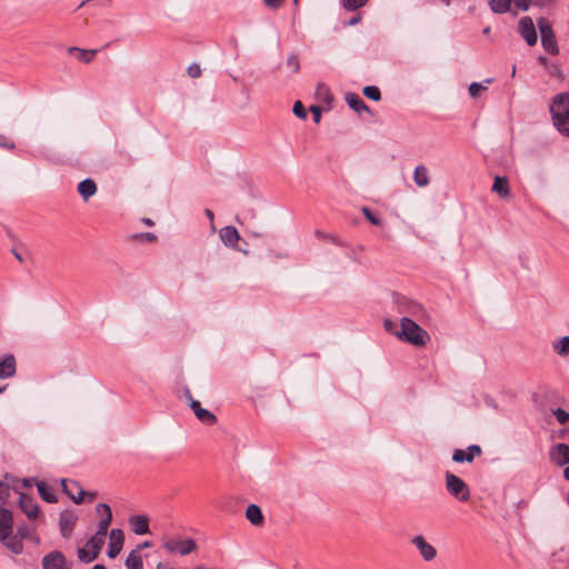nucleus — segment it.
I'll use <instances>...</instances> for the list:
<instances>
[{"instance_id": "obj_58", "label": "nucleus", "mask_w": 569, "mask_h": 569, "mask_svg": "<svg viewBox=\"0 0 569 569\" xmlns=\"http://www.w3.org/2000/svg\"><path fill=\"white\" fill-rule=\"evenodd\" d=\"M142 221H143L147 226H153V221H152L151 219H149V218H144Z\"/></svg>"}, {"instance_id": "obj_39", "label": "nucleus", "mask_w": 569, "mask_h": 569, "mask_svg": "<svg viewBox=\"0 0 569 569\" xmlns=\"http://www.w3.org/2000/svg\"><path fill=\"white\" fill-rule=\"evenodd\" d=\"M287 67L291 69L293 73H297L300 69V62L297 54L292 53L287 59Z\"/></svg>"}, {"instance_id": "obj_7", "label": "nucleus", "mask_w": 569, "mask_h": 569, "mask_svg": "<svg viewBox=\"0 0 569 569\" xmlns=\"http://www.w3.org/2000/svg\"><path fill=\"white\" fill-rule=\"evenodd\" d=\"M61 486H62L63 492L76 503H81L83 501L84 496H87V492L84 490H82L79 482H77L74 480L62 479ZM88 496L91 499L94 498L93 493H88Z\"/></svg>"}, {"instance_id": "obj_48", "label": "nucleus", "mask_w": 569, "mask_h": 569, "mask_svg": "<svg viewBox=\"0 0 569 569\" xmlns=\"http://www.w3.org/2000/svg\"><path fill=\"white\" fill-rule=\"evenodd\" d=\"M134 238L140 239L142 241H153L156 240V234L152 232H142L140 234H137Z\"/></svg>"}, {"instance_id": "obj_36", "label": "nucleus", "mask_w": 569, "mask_h": 569, "mask_svg": "<svg viewBox=\"0 0 569 569\" xmlns=\"http://www.w3.org/2000/svg\"><path fill=\"white\" fill-rule=\"evenodd\" d=\"M368 0H342V7L348 11H355L362 8Z\"/></svg>"}, {"instance_id": "obj_2", "label": "nucleus", "mask_w": 569, "mask_h": 569, "mask_svg": "<svg viewBox=\"0 0 569 569\" xmlns=\"http://www.w3.org/2000/svg\"><path fill=\"white\" fill-rule=\"evenodd\" d=\"M550 112L553 126L562 136L569 138V92L559 93L552 99Z\"/></svg>"}, {"instance_id": "obj_33", "label": "nucleus", "mask_w": 569, "mask_h": 569, "mask_svg": "<svg viewBox=\"0 0 569 569\" xmlns=\"http://www.w3.org/2000/svg\"><path fill=\"white\" fill-rule=\"evenodd\" d=\"M78 558L80 561L89 563L96 560L98 557L97 552L91 551L90 548H87L86 545L83 548L78 549Z\"/></svg>"}, {"instance_id": "obj_44", "label": "nucleus", "mask_w": 569, "mask_h": 569, "mask_svg": "<svg viewBox=\"0 0 569 569\" xmlns=\"http://www.w3.org/2000/svg\"><path fill=\"white\" fill-rule=\"evenodd\" d=\"M14 142L9 138L0 134V148L12 150L14 149Z\"/></svg>"}, {"instance_id": "obj_63", "label": "nucleus", "mask_w": 569, "mask_h": 569, "mask_svg": "<svg viewBox=\"0 0 569 569\" xmlns=\"http://www.w3.org/2000/svg\"><path fill=\"white\" fill-rule=\"evenodd\" d=\"M13 254L19 261H22L21 256L17 251H13Z\"/></svg>"}, {"instance_id": "obj_6", "label": "nucleus", "mask_w": 569, "mask_h": 569, "mask_svg": "<svg viewBox=\"0 0 569 569\" xmlns=\"http://www.w3.org/2000/svg\"><path fill=\"white\" fill-rule=\"evenodd\" d=\"M518 32L520 33V36L527 42L528 46L532 47L537 43L538 36L533 21L530 17L525 16L520 18L518 22Z\"/></svg>"}, {"instance_id": "obj_8", "label": "nucleus", "mask_w": 569, "mask_h": 569, "mask_svg": "<svg viewBox=\"0 0 569 569\" xmlns=\"http://www.w3.org/2000/svg\"><path fill=\"white\" fill-rule=\"evenodd\" d=\"M72 563L60 551H52L42 558L43 569H71Z\"/></svg>"}, {"instance_id": "obj_5", "label": "nucleus", "mask_w": 569, "mask_h": 569, "mask_svg": "<svg viewBox=\"0 0 569 569\" xmlns=\"http://www.w3.org/2000/svg\"><path fill=\"white\" fill-rule=\"evenodd\" d=\"M538 28L541 36V44L543 49L550 54H557L559 49L556 40L555 32L549 20L545 17L538 19Z\"/></svg>"}, {"instance_id": "obj_16", "label": "nucleus", "mask_w": 569, "mask_h": 569, "mask_svg": "<svg viewBox=\"0 0 569 569\" xmlns=\"http://www.w3.org/2000/svg\"><path fill=\"white\" fill-rule=\"evenodd\" d=\"M128 523L133 533L142 536L150 532L149 529V519L146 515H134L130 516L128 519Z\"/></svg>"}, {"instance_id": "obj_26", "label": "nucleus", "mask_w": 569, "mask_h": 569, "mask_svg": "<svg viewBox=\"0 0 569 569\" xmlns=\"http://www.w3.org/2000/svg\"><path fill=\"white\" fill-rule=\"evenodd\" d=\"M413 181L420 188H425L430 183L429 171L426 166L419 164L416 167Z\"/></svg>"}, {"instance_id": "obj_13", "label": "nucleus", "mask_w": 569, "mask_h": 569, "mask_svg": "<svg viewBox=\"0 0 569 569\" xmlns=\"http://www.w3.org/2000/svg\"><path fill=\"white\" fill-rule=\"evenodd\" d=\"M97 512L98 513L103 512V517L99 521L98 530L96 532V536H98V537H100L102 539H106V536H107V532H108V528H109V526L111 523V520H112L111 508L107 503H99L97 506Z\"/></svg>"}, {"instance_id": "obj_43", "label": "nucleus", "mask_w": 569, "mask_h": 569, "mask_svg": "<svg viewBox=\"0 0 569 569\" xmlns=\"http://www.w3.org/2000/svg\"><path fill=\"white\" fill-rule=\"evenodd\" d=\"M516 8L521 11H527L530 6L533 3V0H512Z\"/></svg>"}, {"instance_id": "obj_12", "label": "nucleus", "mask_w": 569, "mask_h": 569, "mask_svg": "<svg viewBox=\"0 0 569 569\" xmlns=\"http://www.w3.org/2000/svg\"><path fill=\"white\" fill-rule=\"evenodd\" d=\"M412 545L419 550L420 556L425 561H431L437 556L436 548L430 545L423 536H415L411 540Z\"/></svg>"}, {"instance_id": "obj_32", "label": "nucleus", "mask_w": 569, "mask_h": 569, "mask_svg": "<svg viewBox=\"0 0 569 569\" xmlns=\"http://www.w3.org/2000/svg\"><path fill=\"white\" fill-rule=\"evenodd\" d=\"M512 0H489L488 4L495 13H506L510 10Z\"/></svg>"}, {"instance_id": "obj_29", "label": "nucleus", "mask_w": 569, "mask_h": 569, "mask_svg": "<svg viewBox=\"0 0 569 569\" xmlns=\"http://www.w3.org/2000/svg\"><path fill=\"white\" fill-rule=\"evenodd\" d=\"M11 552L19 555L22 552L23 543L18 536H8L7 539L0 540Z\"/></svg>"}, {"instance_id": "obj_46", "label": "nucleus", "mask_w": 569, "mask_h": 569, "mask_svg": "<svg viewBox=\"0 0 569 569\" xmlns=\"http://www.w3.org/2000/svg\"><path fill=\"white\" fill-rule=\"evenodd\" d=\"M284 0H263L266 7L270 9H278L283 4Z\"/></svg>"}, {"instance_id": "obj_20", "label": "nucleus", "mask_w": 569, "mask_h": 569, "mask_svg": "<svg viewBox=\"0 0 569 569\" xmlns=\"http://www.w3.org/2000/svg\"><path fill=\"white\" fill-rule=\"evenodd\" d=\"M16 375V359L13 355H7L0 360V379L11 378Z\"/></svg>"}, {"instance_id": "obj_23", "label": "nucleus", "mask_w": 569, "mask_h": 569, "mask_svg": "<svg viewBox=\"0 0 569 569\" xmlns=\"http://www.w3.org/2000/svg\"><path fill=\"white\" fill-rule=\"evenodd\" d=\"M346 101L348 106L355 110L356 112L360 113L362 111H366L370 113V108L365 103V101L353 92H349L346 94Z\"/></svg>"}, {"instance_id": "obj_3", "label": "nucleus", "mask_w": 569, "mask_h": 569, "mask_svg": "<svg viewBox=\"0 0 569 569\" xmlns=\"http://www.w3.org/2000/svg\"><path fill=\"white\" fill-rule=\"evenodd\" d=\"M161 541L168 555L188 556L197 549L194 539L182 538L179 535L164 533Z\"/></svg>"}, {"instance_id": "obj_14", "label": "nucleus", "mask_w": 569, "mask_h": 569, "mask_svg": "<svg viewBox=\"0 0 569 569\" xmlns=\"http://www.w3.org/2000/svg\"><path fill=\"white\" fill-rule=\"evenodd\" d=\"M124 535L121 529L114 528L110 531L108 557L116 558L123 547Z\"/></svg>"}, {"instance_id": "obj_28", "label": "nucleus", "mask_w": 569, "mask_h": 569, "mask_svg": "<svg viewBox=\"0 0 569 569\" xmlns=\"http://www.w3.org/2000/svg\"><path fill=\"white\" fill-rule=\"evenodd\" d=\"M127 569H143L142 557L138 549H133L129 552L126 559Z\"/></svg>"}, {"instance_id": "obj_38", "label": "nucleus", "mask_w": 569, "mask_h": 569, "mask_svg": "<svg viewBox=\"0 0 569 569\" xmlns=\"http://www.w3.org/2000/svg\"><path fill=\"white\" fill-rule=\"evenodd\" d=\"M553 415L560 425H566L567 422H569V412L566 411L565 409L557 408L556 410H553Z\"/></svg>"}, {"instance_id": "obj_30", "label": "nucleus", "mask_w": 569, "mask_h": 569, "mask_svg": "<svg viewBox=\"0 0 569 569\" xmlns=\"http://www.w3.org/2000/svg\"><path fill=\"white\" fill-rule=\"evenodd\" d=\"M37 488H38V492H39V496L41 497V499H43L44 501L50 502V503L57 501V497H56L53 490L44 481H38Z\"/></svg>"}, {"instance_id": "obj_24", "label": "nucleus", "mask_w": 569, "mask_h": 569, "mask_svg": "<svg viewBox=\"0 0 569 569\" xmlns=\"http://www.w3.org/2000/svg\"><path fill=\"white\" fill-rule=\"evenodd\" d=\"M492 191L498 193L500 198H509L510 189L508 179L506 177L497 176L492 184Z\"/></svg>"}, {"instance_id": "obj_59", "label": "nucleus", "mask_w": 569, "mask_h": 569, "mask_svg": "<svg viewBox=\"0 0 569 569\" xmlns=\"http://www.w3.org/2000/svg\"><path fill=\"white\" fill-rule=\"evenodd\" d=\"M22 482H23V486H24V487H30V486H31V480H30V479H27V478H26V479H23V481H22Z\"/></svg>"}, {"instance_id": "obj_55", "label": "nucleus", "mask_w": 569, "mask_h": 569, "mask_svg": "<svg viewBox=\"0 0 569 569\" xmlns=\"http://www.w3.org/2000/svg\"><path fill=\"white\" fill-rule=\"evenodd\" d=\"M204 213H206L207 218H208V219L211 221V223L213 224V218H214L213 212H212L210 209H206V210H204ZM213 228H214V227L212 226V229H213Z\"/></svg>"}, {"instance_id": "obj_41", "label": "nucleus", "mask_w": 569, "mask_h": 569, "mask_svg": "<svg viewBox=\"0 0 569 569\" xmlns=\"http://www.w3.org/2000/svg\"><path fill=\"white\" fill-rule=\"evenodd\" d=\"M362 212L372 224L380 226L382 223L381 219L378 216L373 214L369 208L363 207Z\"/></svg>"}, {"instance_id": "obj_56", "label": "nucleus", "mask_w": 569, "mask_h": 569, "mask_svg": "<svg viewBox=\"0 0 569 569\" xmlns=\"http://www.w3.org/2000/svg\"><path fill=\"white\" fill-rule=\"evenodd\" d=\"M563 477H565V479H566V480H568V481H569V466L565 468V470H563Z\"/></svg>"}, {"instance_id": "obj_35", "label": "nucleus", "mask_w": 569, "mask_h": 569, "mask_svg": "<svg viewBox=\"0 0 569 569\" xmlns=\"http://www.w3.org/2000/svg\"><path fill=\"white\" fill-rule=\"evenodd\" d=\"M363 94L373 101H380L381 100V92L380 89L376 86H367L363 88Z\"/></svg>"}, {"instance_id": "obj_10", "label": "nucleus", "mask_w": 569, "mask_h": 569, "mask_svg": "<svg viewBox=\"0 0 569 569\" xmlns=\"http://www.w3.org/2000/svg\"><path fill=\"white\" fill-rule=\"evenodd\" d=\"M19 507L29 519H36L39 517L40 508L33 497L27 493H20Z\"/></svg>"}, {"instance_id": "obj_31", "label": "nucleus", "mask_w": 569, "mask_h": 569, "mask_svg": "<svg viewBox=\"0 0 569 569\" xmlns=\"http://www.w3.org/2000/svg\"><path fill=\"white\" fill-rule=\"evenodd\" d=\"M555 352L560 357H567L569 355V336H565L552 342Z\"/></svg>"}, {"instance_id": "obj_34", "label": "nucleus", "mask_w": 569, "mask_h": 569, "mask_svg": "<svg viewBox=\"0 0 569 569\" xmlns=\"http://www.w3.org/2000/svg\"><path fill=\"white\" fill-rule=\"evenodd\" d=\"M104 540L106 539H102L94 535L87 541L86 545H87V548H90L91 551L97 552V557H98L103 545H104Z\"/></svg>"}, {"instance_id": "obj_19", "label": "nucleus", "mask_w": 569, "mask_h": 569, "mask_svg": "<svg viewBox=\"0 0 569 569\" xmlns=\"http://www.w3.org/2000/svg\"><path fill=\"white\" fill-rule=\"evenodd\" d=\"M219 237L224 246L233 249L237 247V243L240 240L238 230L232 226H227L220 229Z\"/></svg>"}, {"instance_id": "obj_50", "label": "nucleus", "mask_w": 569, "mask_h": 569, "mask_svg": "<svg viewBox=\"0 0 569 569\" xmlns=\"http://www.w3.org/2000/svg\"><path fill=\"white\" fill-rule=\"evenodd\" d=\"M317 94L319 96H329V88L326 84H319L317 87Z\"/></svg>"}, {"instance_id": "obj_49", "label": "nucleus", "mask_w": 569, "mask_h": 569, "mask_svg": "<svg viewBox=\"0 0 569 569\" xmlns=\"http://www.w3.org/2000/svg\"><path fill=\"white\" fill-rule=\"evenodd\" d=\"M383 326H385L386 331H388V332L395 333L396 331H398L397 325L395 322H392L391 320H385Z\"/></svg>"}, {"instance_id": "obj_42", "label": "nucleus", "mask_w": 569, "mask_h": 569, "mask_svg": "<svg viewBox=\"0 0 569 569\" xmlns=\"http://www.w3.org/2000/svg\"><path fill=\"white\" fill-rule=\"evenodd\" d=\"M187 72L190 78L196 79L201 76V68L199 64L192 63L188 67Z\"/></svg>"}, {"instance_id": "obj_37", "label": "nucleus", "mask_w": 569, "mask_h": 569, "mask_svg": "<svg viewBox=\"0 0 569 569\" xmlns=\"http://www.w3.org/2000/svg\"><path fill=\"white\" fill-rule=\"evenodd\" d=\"M487 90V86L480 82H471L469 86V94L471 98H478L482 91Z\"/></svg>"}, {"instance_id": "obj_53", "label": "nucleus", "mask_w": 569, "mask_h": 569, "mask_svg": "<svg viewBox=\"0 0 569 569\" xmlns=\"http://www.w3.org/2000/svg\"><path fill=\"white\" fill-rule=\"evenodd\" d=\"M151 546H152V543L150 541L146 540V541L141 542L140 545H138L136 549H138V552H140V550L142 548H150Z\"/></svg>"}, {"instance_id": "obj_18", "label": "nucleus", "mask_w": 569, "mask_h": 569, "mask_svg": "<svg viewBox=\"0 0 569 569\" xmlns=\"http://www.w3.org/2000/svg\"><path fill=\"white\" fill-rule=\"evenodd\" d=\"M12 513L6 508H0V540H4L12 533Z\"/></svg>"}, {"instance_id": "obj_62", "label": "nucleus", "mask_w": 569, "mask_h": 569, "mask_svg": "<svg viewBox=\"0 0 569 569\" xmlns=\"http://www.w3.org/2000/svg\"><path fill=\"white\" fill-rule=\"evenodd\" d=\"M157 569H168V568H167L166 565L160 562V563L157 565Z\"/></svg>"}, {"instance_id": "obj_4", "label": "nucleus", "mask_w": 569, "mask_h": 569, "mask_svg": "<svg viewBox=\"0 0 569 569\" xmlns=\"http://www.w3.org/2000/svg\"><path fill=\"white\" fill-rule=\"evenodd\" d=\"M446 489L458 501L466 502L470 499V489L468 485L458 476L446 472Z\"/></svg>"}, {"instance_id": "obj_52", "label": "nucleus", "mask_w": 569, "mask_h": 569, "mask_svg": "<svg viewBox=\"0 0 569 569\" xmlns=\"http://www.w3.org/2000/svg\"><path fill=\"white\" fill-rule=\"evenodd\" d=\"M18 536H19V538H21V540L23 538H26L28 536L27 528L26 527H19L18 528Z\"/></svg>"}, {"instance_id": "obj_60", "label": "nucleus", "mask_w": 569, "mask_h": 569, "mask_svg": "<svg viewBox=\"0 0 569 569\" xmlns=\"http://www.w3.org/2000/svg\"><path fill=\"white\" fill-rule=\"evenodd\" d=\"M539 62L541 64H546L547 63V58L546 57H539Z\"/></svg>"}, {"instance_id": "obj_9", "label": "nucleus", "mask_w": 569, "mask_h": 569, "mask_svg": "<svg viewBox=\"0 0 569 569\" xmlns=\"http://www.w3.org/2000/svg\"><path fill=\"white\" fill-rule=\"evenodd\" d=\"M78 516L71 510H63L59 517L60 533L63 538H69L76 527Z\"/></svg>"}, {"instance_id": "obj_15", "label": "nucleus", "mask_w": 569, "mask_h": 569, "mask_svg": "<svg viewBox=\"0 0 569 569\" xmlns=\"http://www.w3.org/2000/svg\"><path fill=\"white\" fill-rule=\"evenodd\" d=\"M190 408L192 409L197 419L206 426H212L217 421V417L209 410L201 407L197 400L190 401Z\"/></svg>"}, {"instance_id": "obj_51", "label": "nucleus", "mask_w": 569, "mask_h": 569, "mask_svg": "<svg viewBox=\"0 0 569 569\" xmlns=\"http://www.w3.org/2000/svg\"><path fill=\"white\" fill-rule=\"evenodd\" d=\"M555 0H533V4L540 8L551 4Z\"/></svg>"}, {"instance_id": "obj_47", "label": "nucleus", "mask_w": 569, "mask_h": 569, "mask_svg": "<svg viewBox=\"0 0 569 569\" xmlns=\"http://www.w3.org/2000/svg\"><path fill=\"white\" fill-rule=\"evenodd\" d=\"M310 110L313 116V121L319 123L321 120V108L319 106H311Z\"/></svg>"}, {"instance_id": "obj_17", "label": "nucleus", "mask_w": 569, "mask_h": 569, "mask_svg": "<svg viewBox=\"0 0 569 569\" xmlns=\"http://www.w3.org/2000/svg\"><path fill=\"white\" fill-rule=\"evenodd\" d=\"M550 459L560 467L569 463V446L566 443L553 446L550 450Z\"/></svg>"}, {"instance_id": "obj_21", "label": "nucleus", "mask_w": 569, "mask_h": 569, "mask_svg": "<svg viewBox=\"0 0 569 569\" xmlns=\"http://www.w3.org/2000/svg\"><path fill=\"white\" fill-rule=\"evenodd\" d=\"M68 53L74 56L82 63H90L98 53V50H88L78 47H70L68 49Z\"/></svg>"}, {"instance_id": "obj_22", "label": "nucleus", "mask_w": 569, "mask_h": 569, "mask_svg": "<svg viewBox=\"0 0 569 569\" xmlns=\"http://www.w3.org/2000/svg\"><path fill=\"white\" fill-rule=\"evenodd\" d=\"M398 303L401 311L407 312L412 317H419L423 312L422 306L420 303L408 300L406 298L399 299Z\"/></svg>"}, {"instance_id": "obj_40", "label": "nucleus", "mask_w": 569, "mask_h": 569, "mask_svg": "<svg viewBox=\"0 0 569 569\" xmlns=\"http://www.w3.org/2000/svg\"><path fill=\"white\" fill-rule=\"evenodd\" d=\"M295 116L299 119H306L307 118V110L301 101H296L292 109Z\"/></svg>"}, {"instance_id": "obj_25", "label": "nucleus", "mask_w": 569, "mask_h": 569, "mask_svg": "<svg viewBox=\"0 0 569 569\" xmlns=\"http://www.w3.org/2000/svg\"><path fill=\"white\" fill-rule=\"evenodd\" d=\"M78 192L83 198V200L87 201L90 197H92L97 192V184L90 178L84 179L81 182H79Z\"/></svg>"}, {"instance_id": "obj_57", "label": "nucleus", "mask_w": 569, "mask_h": 569, "mask_svg": "<svg viewBox=\"0 0 569 569\" xmlns=\"http://www.w3.org/2000/svg\"><path fill=\"white\" fill-rule=\"evenodd\" d=\"M493 82V79L492 78H487L485 79L481 83H483L485 86L488 87V84H491Z\"/></svg>"}, {"instance_id": "obj_11", "label": "nucleus", "mask_w": 569, "mask_h": 569, "mask_svg": "<svg viewBox=\"0 0 569 569\" xmlns=\"http://www.w3.org/2000/svg\"><path fill=\"white\" fill-rule=\"evenodd\" d=\"M482 450L478 445H470L467 450L455 449L452 452V460L458 463L472 462L476 457L481 456Z\"/></svg>"}, {"instance_id": "obj_64", "label": "nucleus", "mask_w": 569, "mask_h": 569, "mask_svg": "<svg viewBox=\"0 0 569 569\" xmlns=\"http://www.w3.org/2000/svg\"><path fill=\"white\" fill-rule=\"evenodd\" d=\"M483 33H485V34L490 33V27L485 28V29H483Z\"/></svg>"}, {"instance_id": "obj_61", "label": "nucleus", "mask_w": 569, "mask_h": 569, "mask_svg": "<svg viewBox=\"0 0 569 569\" xmlns=\"http://www.w3.org/2000/svg\"><path fill=\"white\" fill-rule=\"evenodd\" d=\"M92 569H106L103 565H94Z\"/></svg>"}, {"instance_id": "obj_45", "label": "nucleus", "mask_w": 569, "mask_h": 569, "mask_svg": "<svg viewBox=\"0 0 569 569\" xmlns=\"http://www.w3.org/2000/svg\"><path fill=\"white\" fill-rule=\"evenodd\" d=\"M10 495V487L8 483L0 481V500H6Z\"/></svg>"}, {"instance_id": "obj_27", "label": "nucleus", "mask_w": 569, "mask_h": 569, "mask_svg": "<svg viewBox=\"0 0 569 569\" xmlns=\"http://www.w3.org/2000/svg\"><path fill=\"white\" fill-rule=\"evenodd\" d=\"M246 518L254 526L263 523V515L257 505H249L246 510Z\"/></svg>"}, {"instance_id": "obj_54", "label": "nucleus", "mask_w": 569, "mask_h": 569, "mask_svg": "<svg viewBox=\"0 0 569 569\" xmlns=\"http://www.w3.org/2000/svg\"><path fill=\"white\" fill-rule=\"evenodd\" d=\"M361 20V17L358 14L356 17H352L349 21H348V26H356L357 23H359Z\"/></svg>"}, {"instance_id": "obj_1", "label": "nucleus", "mask_w": 569, "mask_h": 569, "mask_svg": "<svg viewBox=\"0 0 569 569\" xmlns=\"http://www.w3.org/2000/svg\"><path fill=\"white\" fill-rule=\"evenodd\" d=\"M395 335L399 340L408 342L415 347H423L430 339L427 330L408 317H402L400 319V329L396 331Z\"/></svg>"}]
</instances>
